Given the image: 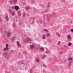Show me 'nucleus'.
Listing matches in <instances>:
<instances>
[{
  "instance_id": "f257e3e1",
  "label": "nucleus",
  "mask_w": 73,
  "mask_h": 73,
  "mask_svg": "<svg viewBox=\"0 0 73 73\" xmlns=\"http://www.w3.org/2000/svg\"><path fill=\"white\" fill-rule=\"evenodd\" d=\"M9 11L10 12H11V15H15V12L14 11H12V10H9Z\"/></svg>"
},
{
  "instance_id": "f03ea898",
  "label": "nucleus",
  "mask_w": 73,
  "mask_h": 73,
  "mask_svg": "<svg viewBox=\"0 0 73 73\" xmlns=\"http://www.w3.org/2000/svg\"><path fill=\"white\" fill-rule=\"evenodd\" d=\"M33 48H35V47L34 46V45L33 44L31 45V49H33Z\"/></svg>"
},
{
  "instance_id": "7ed1b4c3",
  "label": "nucleus",
  "mask_w": 73,
  "mask_h": 73,
  "mask_svg": "<svg viewBox=\"0 0 73 73\" xmlns=\"http://www.w3.org/2000/svg\"><path fill=\"white\" fill-rule=\"evenodd\" d=\"M67 38L68 40H70V39H71V36H70V35H68V36H67Z\"/></svg>"
},
{
  "instance_id": "20e7f679",
  "label": "nucleus",
  "mask_w": 73,
  "mask_h": 73,
  "mask_svg": "<svg viewBox=\"0 0 73 73\" xmlns=\"http://www.w3.org/2000/svg\"><path fill=\"white\" fill-rule=\"evenodd\" d=\"M15 9L16 10H18V9H19V7L18 6H16L15 7Z\"/></svg>"
},
{
  "instance_id": "39448f33",
  "label": "nucleus",
  "mask_w": 73,
  "mask_h": 73,
  "mask_svg": "<svg viewBox=\"0 0 73 73\" xmlns=\"http://www.w3.org/2000/svg\"><path fill=\"white\" fill-rule=\"evenodd\" d=\"M11 33H8L7 34V37H9L10 36H11Z\"/></svg>"
},
{
  "instance_id": "423d86ee",
  "label": "nucleus",
  "mask_w": 73,
  "mask_h": 73,
  "mask_svg": "<svg viewBox=\"0 0 73 73\" xmlns=\"http://www.w3.org/2000/svg\"><path fill=\"white\" fill-rule=\"evenodd\" d=\"M71 45H72V43H71V42L68 43V44L67 45L68 46H71Z\"/></svg>"
},
{
  "instance_id": "0eeeda50",
  "label": "nucleus",
  "mask_w": 73,
  "mask_h": 73,
  "mask_svg": "<svg viewBox=\"0 0 73 73\" xmlns=\"http://www.w3.org/2000/svg\"><path fill=\"white\" fill-rule=\"evenodd\" d=\"M6 19L7 21H8V20H9V19H8V16L7 15L6 16Z\"/></svg>"
},
{
  "instance_id": "6e6552de",
  "label": "nucleus",
  "mask_w": 73,
  "mask_h": 73,
  "mask_svg": "<svg viewBox=\"0 0 73 73\" xmlns=\"http://www.w3.org/2000/svg\"><path fill=\"white\" fill-rule=\"evenodd\" d=\"M17 45H18V46L19 47L20 46V44H19V42H17Z\"/></svg>"
},
{
  "instance_id": "1a4fd4ad",
  "label": "nucleus",
  "mask_w": 73,
  "mask_h": 73,
  "mask_svg": "<svg viewBox=\"0 0 73 73\" xmlns=\"http://www.w3.org/2000/svg\"><path fill=\"white\" fill-rule=\"evenodd\" d=\"M9 49V48H4V51H5L6 50H8Z\"/></svg>"
},
{
  "instance_id": "9d476101",
  "label": "nucleus",
  "mask_w": 73,
  "mask_h": 73,
  "mask_svg": "<svg viewBox=\"0 0 73 73\" xmlns=\"http://www.w3.org/2000/svg\"><path fill=\"white\" fill-rule=\"evenodd\" d=\"M36 62H39V61H40V60H39L38 59H36Z\"/></svg>"
},
{
  "instance_id": "9b49d317",
  "label": "nucleus",
  "mask_w": 73,
  "mask_h": 73,
  "mask_svg": "<svg viewBox=\"0 0 73 73\" xmlns=\"http://www.w3.org/2000/svg\"><path fill=\"white\" fill-rule=\"evenodd\" d=\"M58 42V43H57V45H59L60 44V42H60V41H59Z\"/></svg>"
},
{
  "instance_id": "f8f14e48",
  "label": "nucleus",
  "mask_w": 73,
  "mask_h": 73,
  "mask_svg": "<svg viewBox=\"0 0 73 73\" xmlns=\"http://www.w3.org/2000/svg\"><path fill=\"white\" fill-rule=\"evenodd\" d=\"M42 38H43L44 39H45V36L44 35H43Z\"/></svg>"
},
{
  "instance_id": "ddd939ff",
  "label": "nucleus",
  "mask_w": 73,
  "mask_h": 73,
  "mask_svg": "<svg viewBox=\"0 0 73 73\" xmlns=\"http://www.w3.org/2000/svg\"><path fill=\"white\" fill-rule=\"evenodd\" d=\"M68 60H73V59L72 58H69Z\"/></svg>"
},
{
  "instance_id": "4468645a",
  "label": "nucleus",
  "mask_w": 73,
  "mask_h": 73,
  "mask_svg": "<svg viewBox=\"0 0 73 73\" xmlns=\"http://www.w3.org/2000/svg\"><path fill=\"white\" fill-rule=\"evenodd\" d=\"M47 37H49L50 36V35H49V34L48 33L47 35Z\"/></svg>"
},
{
  "instance_id": "2eb2a0df",
  "label": "nucleus",
  "mask_w": 73,
  "mask_h": 73,
  "mask_svg": "<svg viewBox=\"0 0 73 73\" xmlns=\"http://www.w3.org/2000/svg\"><path fill=\"white\" fill-rule=\"evenodd\" d=\"M41 50L42 51H44V49L43 48H41Z\"/></svg>"
},
{
  "instance_id": "dca6fc26",
  "label": "nucleus",
  "mask_w": 73,
  "mask_h": 73,
  "mask_svg": "<svg viewBox=\"0 0 73 73\" xmlns=\"http://www.w3.org/2000/svg\"><path fill=\"white\" fill-rule=\"evenodd\" d=\"M6 48H8V44H6Z\"/></svg>"
},
{
  "instance_id": "f3484780",
  "label": "nucleus",
  "mask_w": 73,
  "mask_h": 73,
  "mask_svg": "<svg viewBox=\"0 0 73 73\" xmlns=\"http://www.w3.org/2000/svg\"><path fill=\"white\" fill-rule=\"evenodd\" d=\"M15 37H14L13 38H12V39L13 40H15Z\"/></svg>"
},
{
  "instance_id": "a211bd4d",
  "label": "nucleus",
  "mask_w": 73,
  "mask_h": 73,
  "mask_svg": "<svg viewBox=\"0 0 73 73\" xmlns=\"http://www.w3.org/2000/svg\"><path fill=\"white\" fill-rule=\"evenodd\" d=\"M7 54L6 53H4L3 54V56H5Z\"/></svg>"
},
{
  "instance_id": "6ab92c4d",
  "label": "nucleus",
  "mask_w": 73,
  "mask_h": 73,
  "mask_svg": "<svg viewBox=\"0 0 73 73\" xmlns=\"http://www.w3.org/2000/svg\"><path fill=\"white\" fill-rule=\"evenodd\" d=\"M44 31H45V32H47V30H46V29H45L44 30Z\"/></svg>"
},
{
  "instance_id": "aec40b11",
  "label": "nucleus",
  "mask_w": 73,
  "mask_h": 73,
  "mask_svg": "<svg viewBox=\"0 0 73 73\" xmlns=\"http://www.w3.org/2000/svg\"><path fill=\"white\" fill-rule=\"evenodd\" d=\"M2 21V20L0 19V23Z\"/></svg>"
},
{
  "instance_id": "412c9836",
  "label": "nucleus",
  "mask_w": 73,
  "mask_h": 73,
  "mask_svg": "<svg viewBox=\"0 0 73 73\" xmlns=\"http://www.w3.org/2000/svg\"><path fill=\"white\" fill-rule=\"evenodd\" d=\"M29 9V7L27 8V9Z\"/></svg>"
},
{
  "instance_id": "4be33fe9",
  "label": "nucleus",
  "mask_w": 73,
  "mask_h": 73,
  "mask_svg": "<svg viewBox=\"0 0 73 73\" xmlns=\"http://www.w3.org/2000/svg\"><path fill=\"white\" fill-rule=\"evenodd\" d=\"M12 9H13L14 8L12 7Z\"/></svg>"
}]
</instances>
